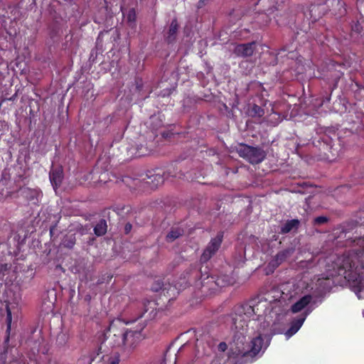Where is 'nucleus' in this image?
<instances>
[{"instance_id":"1","label":"nucleus","mask_w":364,"mask_h":364,"mask_svg":"<svg viewBox=\"0 0 364 364\" xmlns=\"http://www.w3.org/2000/svg\"><path fill=\"white\" fill-rule=\"evenodd\" d=\"M127 323L120 318L110 321L100 338V353L114 348L119 349L127 354L134 350L144 338L141 332L146 325L141 324L139 328L132 330L126 328Z\"/></svg>"},{"instance_id":"2","label":"nucleus","mask_w":364,"mask_h":364,"mask_svg":"<svg viewBox=\"0 0 364 364\" xmlns=\"http://www.w3.org/2000/svg\"><path fill=\"white\" fill-rule=\"evenodd\" d=\"M355 242L361 249L338 257L336 266L338 274L350 283L353 291L360 299L364 291V237Z\"/></svg>"},{"instance_id":"3","label":"nucleus","mask_w":364,"mask_h":364,"mask_svg":"<svg viewBox=\"0 0 364 364\" xmlns=\"http://www.w3.org/2000/svg\"><path fill=\"white\" fill-rule=\"evenodd\" d=\"M271 304L267 299L255 298L235 306L229 315L231 321V329L243 338L247 331L248 323L252 321H262L270 313Z\"/></svg>"},{"instance_id":"4","label":"nucleus","mask_w":364,"mask_h":364,"mask_svg":"<svg viewBox=\"0 0 364 364\" xmlns=\"http://www.w3.org/2000/svg\"><path fill=\"white\" fill-rule=\"evenodd\" d=\"M239 156L252 164H258L266 158L265 151L260 147L241 144L237 149Z\"/></svg>"},{"instance_id":"5","label":"nucleus","mask_w":364,"mask_h":364,"mask_svg":"<svg viewBox=\"0 0 364 364\" xmlns=\"http://www.w3.org/2000/svg\"><path fill=\"white\" fill-rule=\"evenodd\" d=\"M223 239V232H219L216 237L212 238L200 256L201 263L207 262L218 250Z\"/></svg>"},{"instance_id":"6","label":"nucleus","mask_w":364,"mask_h":364,"mask_svg":"<svg viewBox=\"0 0 364 364\" xmlns=\"http://www.w3.org/2000/svg\"><path fill=\"white\" fill-rule=\"evenodd\" d=\"M324 296L325 292L323 291L314 296L311 294L304 295L291 306V311L293 313L300 312L310 304H315L318 299H319V301L321 302Z\"/></svg>"},{"instance_id":"7","label":"nucleus","mask_w":364,"mask_h":364,"mask_svg":"<svg viewBox=\"0 0 364 364\" xmlns=\"http://www.w3.org/2000/svg\"><path fill=\"white\" fill-rule=\"evenodd\" d=\"M264 340H266L264 338L259 336L253 338L250 342V349L243 353V356H250L254 358L257 355L263 348L266 349L269 345V341H267L266 343H264Z\"/></svg>"},{"instance_id":"8","label":"nucleus","mask_w":364,"mask_h":364,"mask_svg":"<svg viewBox=\"0 0 364 364\" xmlns=\"http://www.w3.org/2000/svg\"><path fill=\"white\" fill-rule=\"evenodd\" d=\"M269 318V316H267L263 317L262 321H256V322H258L257 326V336L264 338L266 341H269L270 337L276 333L274 328H270Z\"/></svg>"},{"instance_id":"9","label":"nucleus","mask_w":364,"mask_h":364,"mask_svg":"<svg viewBox=\"0 0 364 364\" xmlns=\"http://www.w3.org/2000/svg\"><path fill=\"white\" fill-rule=\"evenodd\" d=\"M255 49L256 42L252 41L235 45L232 52L236 56L245 58L252 56Z\"/></svg>"},{"instance_id":"10","label":"nucleus","mask_w":364,"mask_h":364,"mask_svg":"<svg viewBox=\"0 0 364 364\" xmlns=\"http://www.w3.org/2000/svg\"><path fill=\"white\" fill-rule=\"evenodd\" d=\"M311 311V310L307 309L302 314L298 316L296 318L291 321L290 323L289 328L284 333L287 338H291L294 336L302 326L304 321L306 318L307 315Z\"/></svg>"},{"instance_id":"11","label":"nucleus","mask_w":364,"mask_h":364,"mask_svg":"<svg viewBox=\"0 0 364 364\" xmlns=\"http://www.w3.org/2000/svg\"><path fill=\"white\" fill-rule=\"evenodd\" d=\"M157 314V304L155 301L146 300L143 303V311L138 316L137 318L144 316L146 320L154 319Z\"/></svg>"},{"instance_id":"12","label":"nucleus","mask_w":364,"mask_h":364,"mask_svg":"<svg viewBox=\"0 0 364 364\" xmlns=\"http://www.w3.org/2000/svg\"><path fill=\"white\" fill-rule=\"evenodd\" d=\"M20 191L21 196L28 202L33 204H37L39 202L41 195V192L39 189L24 187L21 188Z\"/></svg>"},{"instance_id":"13","label":"nucleus","mask_w":364,"mask_h":364,"mask_svg":"<svg viewBox=\"0 0 364 364\" xmlns=\"http://www.w3.org/2000/svg\"><path fill=\"white\" fill-rule=\"evenodd\" d=\"M63 169L62 166L52 167L49 172V178L54 189H57L62 183L63 179Z\"/></svg>"},{"instance_id":"14","label":"nucleus","mask_w":364,"mask_h":364,"mask_svg":"<svg viewBox=\"0 0 364 364\" xmlns=\"http://www.w3.org/2000/svg\"><path fill=\"white\" fill-rule=\"evenodd\" d=\"M293 252L294 249L292 248H287L282 251H279L269 262V266H271L274 269L277 268L281 264L285 262L287 259L293 254Z\"/></svg>"},{"instance_id":"15","label":"nucleus","mask_w":364,"mask_h":364,"mask_svg":"<svg viewBox=\"0 0 364 364\" xmlns=\"http://www.w3.org/2000/svg\"><path fill=\"white\" fill-rule=\"evenodd\" d=\"M151 289L155 292L162 291V293L164 295L167 294L169 296H171V294L169 293L170 291H176V288L174 287H172L169 283H164V282L161 279H158L154 282L151 287Z\"/></svg>"},{"instance_id":"16","label":"nucleus","mask_w":364,"mask_h":364,"mask_svg":"<svg viewBox=\"0 0 364 364\" xmlns=\"http://www.w3.org/2000/svg\"><path fill=\"white\" fill-rule=\"evenodd\" d=\"M131 149H134V155L136 157H141L150 154L153 150L152 142L149 144L146 142L144 144H136V146H132Z\"/></svg>"},{"instance_id":"17","label":"nucleus","mask_w":364,"mask_h":364,"mask_svg":"<svg viewBox=\"0 0 364 364\" xmlns=\"http://www.w3.org/2000/svg\"><path fill=\"white\" fill-rule=\"evenodd\" d=\"M178 29V23L176 18L171 21L169 29L167 33L166 41L168 43H172L176 41V34Z\"/></svg>"},{"instance_id":"18","label":"nucleus","mask_w":364,"mask_h":364,"mask_svg":"<svg viewBox=\"0 0 364 364\" xmlns=\"http://www.w3.org/2000/svg\"><path fill=\"white\" fill-rule=\"evenodd\" d=\"M300 222L298 219H292L287 220L282 227H281V233L287 234L291 232L294 229H297Z\"/></svg>"},{"instance_id":"19","label":"nucleus","mask_w":364,"mask_h":364,"mask_svg":"<svg viewBox=\"0 0 364 364\" xmlns=\"http://www.w3.org/2000/svg\"><path fill=\"white\" fill-rule=\"evenodd\" d=\"M107 230V222L105 219H101L94 228V233L97 236H103Z\"/></svg>"},{"instance_id":"20","label":"nucleus","mask_w":364,"mask_h":364,"mask_svg":"<svg viewBox=\"0 0 364 364\" xmlns=\"http://www.w3.org/2000/svg\"><path fill=\"white\" fill-rule=\"evenodd\" d=\"M183 229L181 228H171V230L166 235V241L171 242L178 238L180 236L183 235Z\"/></svg>"},{"instance_id":"21","label":"nucleus","mask_w":364,"mask_h":364,"mask_svg":"<svg viewBox=\"0 0 364 364\" xmlns=\"http://www.w3.org/2000/svg\"><path fill=\"white\" fill-rule=\"evenodd\" d=\"M148 178L150 181H148L147 183L152 184V186L155 187H157L158 186L162 184L166 178L165 176L161 175L160 173L148 176Z\"/></svg>"},{"instance_id":"22","label":"nucleus","mask_w":364,"mask_h":364,"mask_svg":"<svg viewBox=\"0 0 364 364\" xmlns=\"http://www.w3.org/2000/svg\"><path fill=\"white\" fill-rule=\"evenodd\" d=\"M250 114L253 117H262L264 114V110L260 106L254 104L250 109Z\"/></svg>"},{"instance_id":"23","label":"nucleus","mask_w":364,"mask_h":364,"mask_svg":"<svg viewBox=\"0 0 364 364\" xmlns=\"http://www.w3.org/2000/svg\"><path fill=\"white\" fill-rule=\"evenodd\" d=\"M136 19V14L135 9L132 8L128 11L127 14V20L130 26H135Z\"/></svg>"},{"instance_id":"24","label":"nucleus","mask_w":364,"mask_h":364,"mask_svg":"<svg viewBox=\"0 0 364 364\" xmlns=\"http://www.w3.org/2000/svg\"><path fill=\"white\" fill-rule=\"evenodd\" d=\"M11 268V264L9 263L0 264V279L8 274Z\"/></svg>"},{"instance_id":"25","label":"nucleus","mask_w":364,"mask_h":364,"mask_svg":"<svg viewBox=\"0 0 364 364\" xmlns=\"http://www.w3.org/2000/svg\"><path fill=\"white\" fill-rule=\"evenodd\" d=\"M120 361V355L118 352L112 354L106 361V364H119Z\"/></svg>"},{"instance_id":"26","label":"nucleus","mask_w":364,"mask_h":364,"mask_svg":"<svg viewBox=\"0 0 364 364\" xmlns=\"http://www.w3.org/2000/svg\"><path fill=\"white\" fill-rule=\"evenodd\" d=\"M6 323H7L6 332L8 333H9L10 330H11L12 315H11V311L8 305L6 306Z\"/></svg>"},{"instance_id":"27","label":"nucleus","mask_w":364,"mask_h":364,"mask_svg":"<svg viewBox=\"0 0 364 364\" xmlns=\"http://www.w3.org/2000/svg\"><path fill=\"white\" fill-rule=\"evenodd\" d=\"M328 221V218L326 216H318L314 218V225H322Z\"/></svg>"},{"instance_id":"28","label":"nucleus","mask_w":364,"mask_h":364,"mask_svg":"<svg viewBox=\"0 0 364 364\" xmlns=\"http://www.w3.org/2000/svg\"><path fill=\"white\" fill-rule=\"evenodd\" d=\"M75 237H70V239L68 240H65L64 241V246L68 247V248H73V246L75 245Z\"/></svg>"},{"instance_id":"29","label":"nucleus","mask_w":364,"mask_h":364,"mask_svg":"<svg viewBox=\"0 0 364 364\" xmlns=\"http://www.w3.org/2000/svg\"><path fill=\"white\" fill-rule=\"evenodd\" d=\"M218 350L220 352H225L228 349V345L225 342H220L218 346Z\"/></svg>"},{"instance_id":"30","label":"nucleus","mask_w":364,"mask_h":364,"mask_svg":"<svg viewBox=\"0 0 364 364\" xmlns=\"http://www.w3.org/2000/svg\"><path fill=\"white\" fill-rule=\"evenodd\" d=\"M132 229V225L130 223H127L124 225V232L126 235L129 234Z\"/></svg>"},{"instance_id":"31","label":"nucleus","mask_w":364,"mask_h":364,"mask_svg":"<svg viewBox=\"0 0 364 364\" xmlns=\"http://www.w3.org/2000/svg\"><path fill=\"white\" fill-rule=\"evenodd\" d=\"M215 283H216V284H217V285H218V286H221V287H223V286H225V285H227V284H230L229 282H228V283H225V284H220V279H218L216 280Z\"/></svg>"},{"instance_id":"32","label":"nucleus","mask_w":364,"mask_h":364,"mask_svg":"<svg viewBox=\"0 0 364 364\" xmlns=\"http://www.w3.org/2000/svg\"><path fill=\"white\" fill-rule=\"evenodd\" d=\"M327 282L326 279H318V282L320 286H321L323 283H326Z\"/></svg>"},{"instance_id":"33","label":"nucleus","mask_w":364,"mask_h":364,"mask_svg":"<svg viewBox=\"0 0 364 364\" xmlns=\"http://www.w3.org/2000/svg\"><path fill=\"white\" fill-rule=\"evenodd\" d=\"M331 100V95L326 97V100H323V102H329Z\"/></svg>"},{"instance_id":"34","label":"nucleus","mask_w":364,"mask_h":364,"mask_svg":"<svg viewBox=\"0 0 364 364\" xmlns=\"http://www.w3.org/2000/svg\"><path fill=\"white\" fill-rule=\"evenodd\" d=\"M350 223H352V225H353V226H355L357 224H358V223H359V222H358V221H355V222H354V221H352V222H350Z\"/></svg>"},{"instance_id":"35","label":"nucleus","mask_w":364,"mask_h":364,"mask_svg":"<svg viewBox=\"0 0 364 364\" xmlns=\"http://www.w3.org/2000/svg\"><path fill=\"white\" fill-rule=\"evenodd\" d=\"M48 364H58V363L57 362H55V361H53H53H49L48 363Z\"/></svg>"},{"instance_id":"36","label":"nucleus","mask_w":364,"mask_h":364,"mask_svg":"<svg viewBox=\"0 0 364 364\" xmlns=\"http://www.w3.org/2000/svg\"><path fill=\"white\" fill-rule=\"evenodd\" d=\"M47 351H48V349H46L45 351H44V350H43V351H42V353L45 354V353H47Z\"/></svg>"},{"instance_id":"37","label":"nucleus","mask_w":364,"mask_h":364,"mask_svg":"<svg viewBox=\"0 0 364 364\" xmlns=\"http://www.w3.org/2000/svg\"><path fill=\"white\" fill-rule=\"evenodd\" d=\"M363 316H364V310L363 311Z\"/></svg>"}]
</instances>
